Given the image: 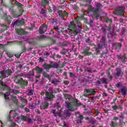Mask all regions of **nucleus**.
Masks as SVG:
<instances>
[{
	"mask_svg": "<svg viewBox=\"0 0 127 127\" xmlns=\"http://www.w3.org/2000/svg\"><path fill=\"white\" fill-rule=\"evenodd\" d=\"M41 3L43 6H45L46 4H48V1L46 0H42Z\"/></svg>",
	"mask_w": 127,
	"mask_h": 127,
	"instance_id": "18",
	"label": "nucleus"
},
{
	"mask_svg": "<svg viewBox=\"0 0 127 127\" xmlns=\"http://www.w3.org/2000/svg\"><path fill=\"white\" fill-rule=\"evenodd\" d=\"M74 76V74L72 72L69 73V77H73Z\"/></svg>",
	"mask_w": 127,
	"mask_h": 127,
	"instance_id": "33",
	"label": "nucleus"
},
{
	"mask_svg": "<svg viewBox=\"0 0 127 127\" xmlns=\"http://www.w3.org/2000/svg\"><path fill=\"white\" fill-rule=\"evenodd\" d=\"M41 95H44V92H42Z\"/></svg>",
	"mask_w": 127,
	"mask_h": 127,
	"instance_id": "53",
	"label": "nucleus"
},
{
	"mask_svg": "<svg viewBox=\"0 0 127 127\" xmlns=\"http://www.w3.org/2000/svg\"><path fill=\"white\" fill-rule=\"evenodd\" d=\"M76 23L78 24L79 29H76V25H75L73 21L70 22L69 25V33H73L74 35H77L81 31V22L79 21H76Z\"/></svg>",
	"mask_w": 127,
	"mask_h": 127,
	"instance_id": "1",
	"label": "nucleus"
},
{
	"mask_svg": "<svg viewBox=\"0 0 127 127\" xmlns=\"http://www.w3.org/2000/svg\"><path fill=\"white\" fill-rule=\"evenodd\" d=\"M64 75H66V72H64Z\"/></svg>",
	"mask_w": 127,
	"mask_h": 127,
	"instance_id": "58",
	"label": "nucleus"
},
{
	"mask_svg": "<svg viewBox=\"0 0 127 127\" xmlns=\"http://www.w3.org/2000/svg\"><path fill=\"white\" fill-rule=\"evenodd\" d=\"M89 0V1H90V0Z\"/></svg>",
	"mask_w": 127,
	"mask_h": 127,
	"instance_id": "64",
	"label": "nucleus"
},
{
	"mask_svg": "<svg viewBox=\"0 0 127 127\" xmlns=\"http://www.w3.org/2000/svg\"><path fill=\"white\" fill-rule=\"evenodd\" d=\"M85 120H89V118H87L85 119Z\"/></svg>",
	"mask_w": 127,
	"mask_h": 127,
	"instance_id": "56",
	"label": "nucleus"
},
{
	"mask_svg": "<svg viewBox=\"0 0 127 127\" xmlns=\"http://www.w3.org/2000/svg\"><path fill=\"white\" fill-rule=\"evenodd\" d=\"M18 6H21V4L19 3V4H18Z\"/></svg>",
	"mask_w": 127,
	"mask_h": 127,
	"instance_id": "51",
	"label": "nucleus"
},
{
	"mask_svg": "<svg viewBox=\"0 0 127 127\" xmlns=\"http://www.w3.org/2000/svg\"><path fill=\"white\" fill-rule=\"evenodd\" d=\"M24 84L25 86H26V85H27V81H25Z\"/></svg>",
	"mask_w": 127,
	"mask_h": 127,
	"instance_id": "44",
	"label": "nucleus"
},
{
	"mask_svg": "<svg viewBox=\"0 0 127 127\" xmlns=\"http://www.w3.org/2000/svg\"><path fill=\"white\" fill-rule=\"evenodd\" d=\"M11 99L13 102H14L15 103H16V97L15 96L10 95Z\"/></svg>",
	"mask_w": 127,
	"mask_h": 127,
	"instance_id": "21",
	"label": "nucleus"
},
{
	"mask_svg": "<svg viewBox=\"0 0 127 127\" xmlns=\"http://www.w3.org/2000/svg\"><path fill=\"white\" fill-rule=\"evenodd\" d=\"M36 78H39V76H36Z\"/></svg>",
	"mask_w": 127,
	"mask_h": 127,
	"instance_id": "57",
	"label": "nucleus"
},
{
	"mask_svg": "<svg viewBox=\"0 0 127 127\" xmlns=\"http://www.w3.org/2000/svg\"><path fill=\"white\" fill-rule=\"evenodd\" d=\"M116 46H117V48H121L122 47V44L121 43H118L116 44Z\"/></svg>",
	"mask_w": 127,
	"mask_h": 127,
	"instance_id": "27",
	"label": "nucleus"
},
{
	"mask_svg": "<svg viewBox=\"0 0 127 127\" xmlns=\"http://www.w3.org/2000/svg\"><path fill=\"white\" fill-rule=\"evenodd\" d=\"M66 107L68 108V110L65 112V114L67 117L70 116V112H74L76 109L74 108V106L72 105L70 102H65Z\"/></svg>",
	"mask_w": 127,
	"mask_h": 127,
	"instance_id": "2",
	"label": "nucleus"
},
{
	"mask_svg": "<svg viewBox=\"0 0 127 127\" xmlns=\"http://www.w3.org/2000/svg\"><path fill=\"white\" fill-rule=\"evenodd\" d=\"M102 41H104V40H105V38L104 37H102Z\"/></svg>",
	"mask_w": 127,
	"mask_h": 127,
	"instance_id": "47",
	"label": "nucleus"
},
{
	"mask_svg": "<svg viewBox=\"0 0 127 127\" xmlns=\"http://www.w3.org/2000/svg\"><path fill=\"white\" fill-rule=\"evenodd\" d=\"M53 43H55L56 42V41H55V40H53Z\"/></svg>",
	"mask_w": 127,
	"mask_h": 127,
	"instance_id": "50",
	"label": "nucleus"
},
{
	"mask_svg": "<svg viewBox=\"0 0 127 127\" xmlns=\"http://www.w3.org/2000/svg\"><path fill=\"white\" fill-rule=\"evenodd\" d=\"M8 120L10 121V115H9L8 117Z\"/></svg>",
	"mask_w": 127,
	"mask_h": 127,
	"instance_id": "46",
	"label": "nucleus"
},
{
	"mask_svg": "<svg viewBox=\"0 0 127 127\" xmlns=\"http://www.w3.org/2000/svg\"><path fill=\"white\" fill-rule=\"evenodd\" d=\"M85 92L88 94V95H95L96 94V91L94 89H86Z\"/></svg>",
	"mask_w": 127,
	"mask_h": 127,
	"instance_id": "10",
	"label": "nucleus"
},
{
	"mask_svg": "<svg viewBox=\"0 0 127 127\" xmlns=\"http://www.w3.org/2000/svg\"><path fill=\"white\" fill-rule=\"evenodd\" d=\"M93 14L95 16L96 19H98V18H99V17L100 16L99 15V14H98V13H97V12H95Z\"/></svg>",
	"mask_w": 127,
	"mask_h": 127,
	"instance_id": "25",
	"label": "nucleus"
},
{
	"mask_svg": "<svg viewBox=\"0 0 127 127\" xmlns=\"http://www.w3.org/2000/svg\"><path fill=\"white\" fill-rule=\"evenodd\" d=\"M47 108H48V104L42 103L40 106L41 110H45V109H47Z\"/></svg>",
	"mask_w": 127,
	"mask_h": 127,
	"instance_id": "12",
	"label": "nucleus"
},
{
	"mask_svg": "<svg viewBox=\"0 0 127 127\" xmlns=\"http://www.w3.org/2000/svg\"><path fill=\"white\" fill-rule=\"evenodd\" d=\"M110 126L111 127H115L117 126V123H115L113 122H111Z\"/></svg>",
	"mask_w": 127,
	"mask_h": 127,
	"instance_id": "23",
	"label": "nucleus"
},
{
	"mask_svg": "<svg viewBox=\"0 0 127 127\" xmlns=\"http://www.w3.org/2000/svg\"><path fill=\"white\" fill-rule=\"evenodd\" d=\"M113 110H117V106H113Z\"/></svg>",
	"mask_w": 127,
	"mask_h": 127,
	"instance_id": "43",
	"label": "nucleus"
},
{
	"mask_svg": "<svg viewBox=\"0 0 127 127\" xmlns=\"http://www.w3.org/2000/svg\"><path fill=\"white\" fill-rule=\"evenodd\" d=\"M74 103H78V102H77V99H75V100H74Z\"/></svg>",
	"mask_w": 127,
	"mask_h": 127,
	"instance_id": "49",
	"label": "nucleus"
},
{
	"mask_svg": "<svg viewBox=\"0 0 127 127\" xmlns=\"http://www.w3.org/2000/svg\"><path fill=\"white\" fill-rule=\"evenodd\" d=\"M64 98L65 100L68 99L69 102L72 100V96L68 94H65L64 95Z\"/></svg>",
	"mask_w": 127,
	"mask_h": 127,
	"instance_id": "13",
	"label": "nucleus"
},
{
	"mask_svg": "<svg viewBox=\"0 0 127 127\" xmlns=\"http://www.w3.org/2000/svg\"><path fill=\"white\" fill-rule=\"evenodd\" d=\"M11 114H13L12 118L15 120L16 122H17L19 120V116H18V115L16 113L15 111H10L9 112V115H11Z\"/></svg>",
	"mask_w": 127,
	"mask_h": 127,
	"instance_id": "7",
	"label": "nucleus"
},
{
	"mask_svg": "<svg viewBox=\"0 0 127 127\" xmlns=\"http://www.w3.org/2000/svg\"><path fill=\"white\" fill-rule=\"evenodd\" d=\"M51 113L54 114V117H61V111L59 110L58 112H55V110H52Z\"/></svg>",
	"mask_w": 127,
	"mask_h": 127,
	"instance_id": "9",
	"label": "nucleus"
},
{
	"mask_svg": "<svg viewBox=\"0 0 127 127\" xmlns=\"http://www.w3.org/2000/svg\"><path fill=\"white\" fill-rule=\"evenodd\" d=\"M125 7H122L116 11V12L118 15L124 16L125 13Z\"/></svg>",
	"mask_w": 127,
	"mask_h": 127,
	"instance_id": "6",
	"label": "nucleus"
},
{
	"mask_svg": "<svg viewBox=\"0 0 127 127\" xmlns=\"http://www.w3.org/2000/svg\"><path fill=\"white\" fill-rule=\"evenodd\" d=\"M54 98V95L50 92H47L46 97L44 98V102H48V101H52V99Z\"/></svg>",
	"mask_w": 127,
	"mask_h": 127,
	"instance_id": "3",
	"label": "nucleus"
},
{
	"mask_svg": "<svg viewBox=\"0 0 127 127\" xmlns=\"http://www.w3.org/2000/svg\"><path fill=\"white\" fill-rule=\"evenodd\" d=\"M59 67V65L57 64H55L52 65V68H58Z\"/></svg>",
	"mask_w": 127,
	"mask_h": 127,
	"instance_id": "22",
	"label": "nucleus"
},
{
	"mask_svg": "<svg viewBox=\"0 0 127 127\" xmlns=\"http://www.w3.org/2000/svg\"><path fill=\"white\" fill-rule=\"evenodd\" d=\"M37 113L38 114H40V112L39 111H37Z\"/></svg>",
	"mask_w": 127,
	"mask_h": 127,
	"instance_id": "54",
	"label": "nucleus"
},
{
	"mask_svg": "<svg viewBox=\"0 0 127 127\" xmlns=\"http://www.w3.org/2000/svg\"><path fill=\"white\" fill-rule=\"evenodd\" d=\"M96 7L97 8V9H100L101 8V7H102V5L100 3H98L96 5Z\"/></svg>",
	"mask_w": 127,
	"mask_h": 127,
	"instance_id": "24",
	"label": "nucleus"
},
{
	"mask_svg": "<svg viewBox=\"0 0 127 127\" xmlns=\"http://www.w3.org/2000/svg\"><path fill=\"white\" fill-rule=\"evenodd\" d=\"M44 67L46 70H49V69L52 68V65L51 64H44Z\"/></svg>",
	"mask_w": 127,
	"mask_h": 127,
	"instance_id": "15",
	"label": "nucleus"
},
{
	"mask_svg": "<svg viewBox=\"0 0 127 127\" xmlns=\"http://www.w3.org/2000/svg\"><path fill=\"white\" fill-rule=\"evenodd\" d=\"M99 114V113H98V112H96V113H95V115H96V116H98V115Z\"/></svg>",
	"mask_w": 127,
	"mask_h": 127,
	"instance_id": "48",
	"label": "nucleus"
},
{
	"mask_svg": "<svg viewBox=\"0 0 127 127\" xmlns=\"http://www.w3.org/2000/svg\"><path fill=\"white\" fill-rule=\"evenodd\" d=\"M102 82L103 84H107V79L103 78L102 79Z\"/></svg>",
	"mask_w": 127,
	"mask_h": 127,
	"instance_id": "26",
	"label": "nucleus"
},
{
	"mask_svg": "<svg viewBox=\"0 0 127 127\" xmlns=\"http://www.w3.org/2000/svg\"><path fill=\"white\" fill-rule=\"evenodd\" d=\"M120 86H122V83H118L117 84H116V87L117 88H119Z\"/></svg>",
	"mask_w": 127,
	"mask_h": 127,
	"instance_id": "30",
	"label": "nucleus"
},
{
	"mask_svg": "<svg viewBox=\"0 0 127 127\" xmlns=\"http://www.w3.org/2000/svg\"><path fill=\"white\" fill-rule=\"evenodd\" d=\"M79 58H80V59H83L84 58V57L83 56L79 55Z\"/></svg>",
	"mask_w": 127,
	"mask_h": 127,
	"instance_id": "38",
	"label": "nucleus"
},
{
	"mask_svg": "<svg viewBox=\"0 0 127 127\" xmlns=\"http://www.w3.org/2000/svg\"><path fill=\"white\" fill-rule=\"evenodd\" d=\"M122 94H123V95L124 96H125V95H126V89H122Z\"/></svg>",
	"mask_w": 127,
	"mask_h": 127,
	"instance_id": "28",
	"label": "nucleus"
},
{
	"mask_svg": "<svg viewBox=\"0 0 127 127\" xmlns=\"http://www.w3.org/2000/svg\"><path fill=\"white\" fill-rule=\"evenodd\" d=\"M64 15H65V16H68V13L64 11Z\"/></svg>",
	"mask_w": 127,
	"mask_h": 127,
	"instance_id": "37",
	"label": "nucleus"
},
{
	"mask_svg": "<svg viewBox=\"0 0 127 127\" xmlns=\"http://www.w3.org/2000/svg\"><path fill=\"white\" fill-rule=\"evenodd\" d=\"M117 58H118V59H122V57L120 56H117Z\"/></svg>",
	"mask_w": 127,
	"mask_h": 127,
	"instance_id": "42",
	"label": "nucleus"
},
{
	"mask_svg": "<svg viewBox=\"0 0 127 127\" xmlns=\"http://www.w3.org/2000/svg\"><path fill=\"white\" fill-rule=\"evenodd\" d=\"M52 84H54V85H57L58 83H59V81L57 79H54L52 81Z\"/></svg>",
	"mask_w": 127,
	"mask_h": 127,
	"instance_id": "20",
	"label": "nucleus"
},
{
	"mask_svg": "<svg viewBox=\"0 0 127 127\" xmlns=\"http://www.w3.org/2000/svg\"><path fill=\"white\" fill-rule=\"evenodd\" d=\"M25 110L27 113H28L29 112V109L28 108H26Z\"/></svg>",
	"mask_w": 127,
	"mask_h": 127,
	"instance_id": "39",
	"label": "nucleus"
},
{
	"mask_svg": "<svg viewBox=\"0 0 127 127\" xmlns=\"http://www.w3.org/2000/svg\"><path fill=\"white\" fill-rule=\"evenodd\" d=\"M114 121H118V120H119V118H118V117H114Z\"/></svg>",
	"mask_w": 127,
	"mask_h": 127,
	"instance_id": "41",
	"label": "nucleus"
},
{
	"mask_svg": "<svg viewBox=\"0 0 127 127\" xmlns=\"http://www.w3.org/2000/svg\"><path fill=\"white\" fill-rule=\"evenodd\" d=\"M109 78H110V79H112V78H113V77H112V76H109Z\"/></svg>",
	"mask_w": 127,
	"mask_h": 127,
	"instance_id": "52",
	"label": "nucleus"
},
{
	"mask_svg": "<svg viewBox=\"0 0 127 127\" xmlns=\"http://www.w3.org/2000/svg\"><path fill=\"white\" fill-rule=\"evenodd\" d=\"M84 53L85 55H90L91 54V53H90L88 51H84Z\"/></svg>",
	"mask_w": 127,
	"mask_h": 127,
	"instance_id": "29",
	"label": "nucleus"
},
{
	"mask_svg": "<svg viewBox=\"0 0 127 127\" xmlns=\"http://www.w3.org/2000/svg\"><path fill=\"white\" fill-rule=\"evenodd\" d=\"M22 119L23 121H26V117H25L24 116H22Z\"/></svg>",
	"mask_w": 127,
	"mask_h": 127,
	"instance_id": "36",
	"label": "nucleus"
},
{
	"mask_svg": "<svg viewBox=\"0 0 127 127\" xmlns=\"http://www.w3.org/2000/svg\"><path fill=\"white\" fill-rule=\"evenodd\" d=\"M92 127H95V126H92Z\"/></svg>",
	"mask_w": 127,
	"mask_h": 127,
	"instance_id": "63",
	"label": "nucleus"
},
{
	"mask_svg": "<svg viewBox=\"0 0 127 127\" xmlns=\"http://www.w3.org/2000/svg\"><path fill=\"white\" fill-rule=\"evenodd\" d=\"M54 28L56 30V31H58V32H62V30H63V28L61 27L59 28L58 26H54ZM60 29H61V31H59Z\"/></svg>",
	"mask_w": 127,
	"mask_h": 127,
	"instance_id": "14",
	"label": "nucleus"
},
{
	"mask_svg": "<svg viewBox=\"0 0 127 127\" xmlns=\"http://www.w3.org/2000/svg\"><path fill=\"white\" fill-rule=\"evenodd\" d=\"M66 37L67 38H68V37H67V36H66Z\"/></svg>",
	"mask_w": 127,
	"mask_h": 127,
	"instance_id": "61",
	"label": "nucleus"
},
{
	"mask_svg": "<svg viewBox=\"0 0 127 127\" xmlns=\"http://www.w3.org/2000/svg\"><path fill=\"white\" fill-rule=\"evenodd\" d=\"M45 12H46V10H45L42 9L41 11V13H42V14L45 13Z\"/></svg>",
	"mask_w": 127,
	"mask_h": 127,
	"instance_id": "31",
	"label": "nucleus"
},
{
	"mask_svg": "<svg viewBox=\"0 0 127 127\" xmlns=\"http://www.w3.org/2000/svg\"><path fill=\"white\" fill-rule=\"evenodd\" d=\"M19 57H20V55L17 58H19Z\"/></svg>",
	"mask_w": 127,
	"mask_h": 127,
	"instance_id": "55",
	"label": "nucleus"
},
{
	"mask_svg": "<svg viewBox=\"0 0 127 127\" xmlns=\"http://www.w3.org/2000/svg\"><path fill=\"white\" fill-rule=\"evenodd\" d=\"M79 119H80V121H82V120H83V116L82 115H80L79 117Z\"/></svg>",
	"mask_w": 127,
	"mask_h": 127,
	"instance_id": "34",
	"label": "nucleus"
},
{
	"mask_svg": "<svg viewBox=\"0 0 127 127\" xmlns=\"http://www.w3.org/2000/svg\"><path fill=\"white\" fill-rule=\"evenodd\" d=\"M10 74H11V71L9 70H7L5 71H1L0 72V74L2 78H5V77H8Z\"/></svg>",
	"mask_w": 127,
	"mask_h": 127,
	"instance_id": "5",
	"label": "nucleus"
},
{
	"mask_svg": "<svg viewBox=\"0 0 127 127\" xmlns=\"http://www.w3.org/2000/svg\"><path fill=\"white\" fill-rule=\"evenodd\" d=\"M45 77H47V78L49 79V81H50V77H49V75L48 74H45Z\"/></svg>",
	"mask_w": 127,
	"mask_h": 127,
	"instance_id": "35",
	"label": "nucleus"
},
{
	"mask_svg": "<svg viewBox=\"0 0 127 127\" xmlns=\"http://www.w3.org/2000/svg\"><path fill=\"white\" fill-rule=\"evenodd\" d=\"M64 83L65 85H68L69 84V82L68 81H64Z\"/></svg>",
	"mask_w": 127,
	"mask_h": 127,
	"instance_id": "32",
	"label": "nucleus"
},
{
	"mask_svg": "<svg viewBox=\"0 0 127 127\" xmlns=\"http://www.w3.org/2000/svg\"><path fill=\"white\" fill-rule=\"evenodd\" d=\"M34 106H33V105H31V106H30V109H34Z\"/></svg>",
	"mask_w": 127,
	"mask_h": 127,
	"instance_id": "40",
	"label": "nucleus"
},
{
	"mask_svg": "<svg viewBox=\"0 0 127 127\" xmlns=\"http://www.w3.org/2000/svg\"><path fill=\"white\" fill-rule=\"evenodd\" d=\"M110 22H112V20L110 19Z\"/></svg>",
	"mask_w": 127,
	"mask_h": 127,
	"instance_id": "59",
	"label": "nucleus"
},
{
	"mask_svg": "<svg viewBox=\"0 0 127 127\" xmlns=\"http://www.w3.org/2000/svg\"><path fill=\"white\" fill-rule=\"evenodd\" d=\"M36 70L37 73H38V74H40V73H41L42 72V68H41L39 67H37L36 68Z\"/></svg>",
	"mask_w": 127,
	"mask_h": 127,
	"instance_id": "17",
	"label": "nucleus"
},
{
	"mask_svg": "<svg viewBox=\"0 0 127 127\" xmlns=\"http://www.w3.org/2000/svg\"><path fill=\"white\" fill-rule=\"evenodd\" d=\"M56 105H57V106H58V104H57Z\"/></svg>",
	"mask_w": 127,
	"mask_h": 127,
	"instance_id": "60",
	"label": "nucleus"
},
{
	"mask_svg": "<svg viewBox=\"0 0 127 127\" xmlns=\"http://www.w3.org/2000/svg\"><path fill=\"white\" fill-rule=\"evenodd\" d=\"M10 93H13V94H18V93H19V92H18V91H17L16 90L11 89L9 91V92H7V93H5V94H4V98L6 100H7V99H9V94H10Z\"/></svg>",
	"mask_w": 127,
	"mask_h": 127,
	"instance_id": "4",
	"label": "nucleus"
},
{
	"mask_svg": "<svg viewBox=\"0 0 127 127\" xmlns=\"http://www.w3.org/2000/svg\"><path fill=\"white\" fill-rule=\"evenodd\" d=\"M15 126V124H14V123H12L11 124V127H14Z\"/></svg>",
	"mask_w": 127,
	"mask_h": 127,
	"instance_id": "45",
	"label": "nucleus"
},
{
	"mask_svg": "<svg viewBox=\"0 0 127 127\" xmlns=\"http://www.w3.org/2000/svg\"><path fill=\"white\" fill-rule=\"evenodd\" d=\"M117 72L116 73V75L118 77H119L120 76V75H121V72L122 70H121V68H118L117 69Z\"/></svg>",
	"mask_w": 127,
	"mask_h": 127,
	"instance_id": "19",
	"label": "nucleus"
},
{
	"mask_svg": "<svg viewBox=\"0 0 127 127\" xmlns=\"http://www.w3.org/2000/svg\"><path fill=\"white\" fill-rule=\"evenodd\" d=\"M16 31L17 34H19V35H22V34H24V33H25V31L21 29H17L16 30Z\"/></svg>",
	"mask_w": 127,
	"mask_h": 127,
	"instance_id": "11",
	"label": "nucleus"
},
{
	"mask_svg": "<svg viewBox=\"0 0 127 127\" xmlns=\"http://www.w3.org/2000/svg\"><path fill=\"white\" fill-rule=\"evenodd\" d=\"M48 27L46 24H44L40 27V33L41 34L44 33L47 30V28Z\"/></svg>",
	"mask_w": 127,
	"mask_h": 127,
	"instance_id": "8",
	"label": "nucleus"
},
{
	"mask_svg": "<svg viewBox=\"0 0 127 127\" xmlns=\"http://www.w3.org/2000/svg\"><path fill=\"white\" fill-rule=\"evenodd\" d=\"M44 127H46V126H44Z\"/></svg>",
	"mask_w": 127,
	"mask_h": 127,
	"instance_id": "62",
	"label": "nucleus"
},
{
	"mask_svg": "<svg viewBox=\"0 0 127 127\" xmlns=\"http://www.w3.org/2000/svg\"><path fill=\"white\" fill-rule=\"evenodd\" d=\"M20 101H21V102H22L23 103L22 104L23 106H25L26 105H27V102L26 99L20 97Z\"/></svg>",
	"mask_w": 127,
	"mask_h": 127,
	"instance_id": "16",
	"label": "nucleus"
}]
</instances>
